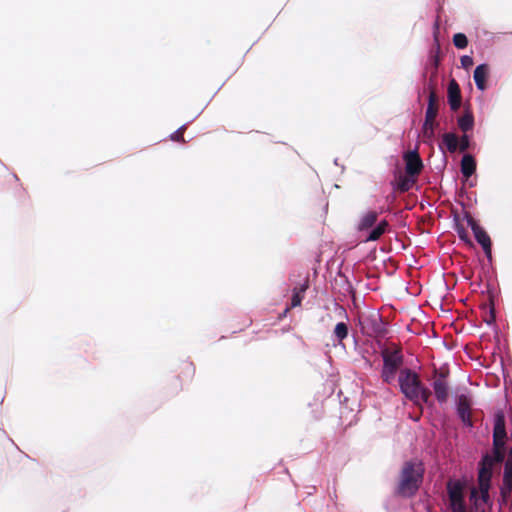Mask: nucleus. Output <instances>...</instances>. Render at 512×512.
<instances>
[{"label":"nucleus","instance_id":"obj_35","mask_svg":"<svg viewBox=\"0 0 512 512\" xmlns=\"http://www.w3.org/2000/svg\"><path fill=\"white\" fill-rule=\"evenodd\" d=\"M450 279L455 278V275L449 274Z\"/></svg>","mask_w":512,"mask_h":512},{"label":"nucleus","instance_id":"obj_8","mask_svg":"<svg viewBox=\"0 0 512 512\" xmlns=\"http://www.w3.org/2000/svg\"><path fill=\"white\" fill-rule=\"evenodd\" d=\"M472 398L468 394H459L456 396V411L464 426L473 427L472 421Z\"/></svg>","mask_w":512,"mask_h":512},{"label":"nucleus","instance_id":"obj_33","mask_svg":"<svg viewBox=\"0 0 512 512\" xmlns=\"http://www.w3.org/2000/svg\"><path fill=\"white\" fill-rule=\"evenodd\" d=\"M442 11H443V7L441 6V7H440V9H439V12H438V13H440V12H442ZM439 18H440V14H438V19H439Z\"/></svg>","mask_w":512,"mask_h":512},{"label":"nucleus","instance_id":"obj_32","mask_svg":"<svg viewBox=\"0 0 512 512\" xmlns=\"http://www.w3.org/2000/svg\"><path fill=\"white\" fill-rule=\"evenodd\" d=\"M434 39L437 46V52L439 51V40H438V26H436V31L434 32Z\"/></svg>","mask_w":512,"mask_h":512},{"label":"nucleus","instance_id":"obj_13","mask_svg":"<svg viewBox=\"0 0 512 512\" xmlns=\"http://www.w3.org/2000/svg\"><path fill=\"white\" fill-rule=\"evenodd\" d=\"M470 147V139L469 136L464 133L460 138L455 134L450 132L449 136V149L450 153L455 152L456 150L460 152H465Z\"/></svg>","mask_w":512,"mask_h":512},{"label":"nucleus","instance_id":"obj_4","mask_svg":"<svg viewBox=\"0 0 512 512\" xmlns=\"http://www.w3.org/2000/svg\"><path fill=\"white\" fill-rule=\"evenodd\" d=\"M383 369L381 372L382 380L390 384L403 363V356L399 350H384L382 352Z\"/></svg>","mask_w":512,"mask_h":512},{"label":"nucleus","instance_id":"obj_10","mask_svg":"<svg viewBox=\"0 0 512 512\" xmlns=\"http://www.w3.org/2000/svg\"><path fill=\"white\" fill-rule=\"evenodd\" d=\"M403 159L405 161V172L417 177L423 169V162L419 153L417 151H408L404 154Z\"/></svg>","mask_w":512,"mask_h":512},{"label":"nucleus","instance_id":"obj_20","mask_svg":"<svg viewBox=\"0 0 512 512\" xmlns=\"http://www.w3.org/2000/svg\"><path fill=\"white\" fill-rule=\"evenodd\" d=\"M458 126L464 133L472 130L474 126V117L472 112L466 108L464 114L458 119Z\"/></svg>","mask_w":512,"mask_h":512},{"label":"nucleus","instance_id":"obj_5","mask_svg":"<svg viewBox=\"0 0 512 512\" xmlns=\"http://www.w3.org/2000/svg\"><path fill=\"white\" fill-rule=\"evenodd\" d=\"M438 114V98L434 92L429 95L428 107L426 110L425 121L422 128L423 137L431 139L434 135V130L438 126L436 117Z\"/></svg>","mask_w":512,"mask_h":512},{"label":"nucleus","instance_id":"obj_9","mask_svg":"<svg viewBox=\"0 0 512 512\" xmlns=\"http://www.w3.org/2000/svg\"><path fill=\"white\" fill-rule=\"evenodd\" d=\"M463 484L459 481L452 483L450 481V510L452 512H462L465 507L463 501Z\"/></svg>","mask_w":512,"mask_h":512},{"label":"nucleus","instance_id":"obj_30","mask_svg":"<svg viewBox=\"0 0 512 512\" xmlns=\"http://www.w3.org/2000/svg\"><path fill=\"white\" fill-rule=\"evenodd\" d=\"M439 58L438 55L431 56L427 69L436 70L438 67Z\"/></svg>","mask_w":512,"mask_h":512},{"label":"nucleus","instance_id":"obj_17","mask_svg":"<svg viewBox=\"0 0 512 512\" xmlns=\"http://www.w3.org/2000/svg\"><path fill=\"white\" fill-rule=\"evenodd\" d=\"M460 170L462 175L468 179L476 171V160L471 154H464L461 163Z\"/></svg>","mask_w":512,"mask_h":512},{"label":"nucleus","instance_id":"obj_29","mask_svg":"<svg viewBox=\"0 0 512 512\" xmlns=\"http://www.w3.org/2000/svg\"><path fill=\"white\" fill-rule=\"evenodd\" d=\"M440 148L445 154L446 150H448V132L442 134Z\"/></svg>","mask_w":512,"mask_h":512},{"label":"nucleus","instance_id":"obj_16","mask_svg":"<svg viewBox=\"0 0 512 512\" xmlns=\"http://www.w3.org/2000/svg\"><path fill=\"white\" fill-rule=\"evenodd\" d=\"M489 67L487 64H480L474 70V81L476 87L483 91L486 89V79L488 77Z\"/></svg>","mask_w":512,"mask_h":512},{"label":"nucleus","instance_id":"obj_2","mask_svg":"<svg viewBox=\"0 0 512 512\" xmlns=\"http://www.w3.org/2000/svg\"><path fill=\"white\" fill-rule=\"evenodd\" d=\"M499 445L493 446L494 458L486 454L483 456L479 463L478 471V485L479 492L481 493V499L484 503L489 504L490 496L489 489L491 486L492 469L495 462H502L504 460V444L498 443Z\"/></svg>","mask_w":512,"mask_h":512},{"label":"nucleus","instance_id":"obj_19","mask_svg":"<svg viewBox=\"0 0 512 512\" xmlns=\"http://www.w3.org/2000/svg\"><path fill=\"white\" fill-rule=\"evenodd\" d=\"M309 287V282L306 280L300 287H295L293 289V294L291 298L290 307L286 308L284 314H286L290 308H295L301 305L302 300L304 298V294Z\"/></svg>","mask_w":512,"mask_h":512},{"label":"nucleus","instance_id":"obj_27","mask_svg":"<svg viewBox=\"0 0 512 512\" xmlns=\"http://www.w3.org/2000/svg\"><path fill=\"white\" fill-rule=\"evenodd\" d=\"M504 482L507 485H511L512 482V463L506 462L504 467Z\"/></svg>","mask_w":512,"mask_h":512},{"label":"nucleus","instance_id":"obj_31","mask_svg":"<svg viewBox=\"0 0 512 512\" xmlns=\"http://www.w3.org/2000/svg\"><path fill=\"white\" fill-rule=\"evenodd\" d=\"M461 106V101H452V105H450V110L456 111Z\"/></svg>","mask_w":512,"mask_h":512},{"label":"nucleus","instance_id":"obj_14","mask_svg":"<svg viewBox=\"0 0 512 512\" xmlns=\"http://www.w3.org/2000/svg\"><path fill=\"white\" fill-rule=\"evenodd\" d=\"M465 211L463 213V217L461 218L459 214H454V227L455 230L458 233V236L460 240H462L464 243L471 245V240L469 238L468 230H467V223L465 219Z\"/></svg>","mask_w":512,"mask_h":512},{"label":"nucleus","instance_id":"obj_28","mask_svg":"<svg viewBox=\"0 0 512 512\" xmlns=\"http://www.w3.org/2000/svg\"><path fill=\"white\" fill-rule=\"evenodd\" d=\"M473 64H474V62H473V58L471 56L464 55L461 57V65L463 68L469 69L470 67L473 66Z\"/></svg>","mask_w":512,"mask_h":512},{"label":"nucleus","instance_id":"obj_15","mask_svg":"<svg viewBox=\"0 0 512 512\" xmlns=\"http://www.w3.org/2000/svg\"><path fill=\"white\" fill-rule=\"evenodd\" d=\"M377 219L378 213L376 211H367L361 216L357 224V230L364 232L371 229L376 224Z\"/></svg>","mask_w":512,"mask_h":512},{"label":"nucleus","instance_id":"obj_6","mask_svg":"<svg viewBox=\"0 0 512 512\" xmlns=\"http://www.w3.org/2000/svg\"><path fill=\"white\" fill-rule=\"evenodd\" d=\"M465 219L467 226L471 227L475 239L482 246L485 256L491 258L492 242L490 236L480 225L477 224V222L473 219V217L470 214L465 213Z\"/></svg>","mask_w":512,"mask_h":512},{"label":"nucleus","instance_id":"obj_37","mask_svg":"<svg viewBox=\"0 0 512 512\" xmlns=\"http://www.w3.org/2000/svg\"><path fill=\"white\" fill-rule=\"evenodd\" d=\"M462 512H466V507H464V509L462 510Z\"/></svg>","mask_w":512,"mask_h":512},{"label":"nucleus","instance_id":"obj_36","mask_svg":"<svg viewBox=\"0 0 512 512\" xmlns=\"http://www.w3.org/2000/svg\"><path fill=\"white\" fill-rule=\"evenodd\" d=\"M449 211H450V215H451V214L453 213V211H452V208H451V207L449 208Z\"/></svg>","mask_w":512,"mask_h":512},{"label":"nucleus","instance_id":"obj_11","mask_svg":"<svg viewBox=\"0 0 512 512\" xmlns=\"http://www.w3.org/2000/svg\"><path fill=\"white\" fill-rule=\"evenodd\" d=\"M417 181V177L399 172L393 181L394 190L404 193L409 191Z\"/></svg>","mask_w":512,"mask_h":512},{"label":"nucleus","instance_id":"obj_12","mask_svg":"<svg viewBox=\"0 0 512 512\" xmlns=\"http://www.w3.org/2000/svg\"><path fill=\"white\" fill-rule=\"evenodd\" d=\"M506 429H505V417L502 413H498L495 416L494 430H493V446L499 445L498 443L505 444Z\"/></svg>","mask_w":512,"mask_h":512},{"label":"nucleus","instance_id":"obj_3","mask_svg":"<svg viewBox=\"0 0 512 512\" xmlns=\"http://www.w3.org/2000/svg\"><path fill=\"white\" fill-rule=\"evenodd\" d=\"M399 386L401 392L411 401L428 403L431 392L425 388L416 372L403 369L399 374Z\"/></svg>","mask_w":512,"mask_h":512},{"label":"nucleus","instance_id":"obj_34","mask_svg":"<svg viewBox=\"0 0 512 512\" xmlns=\"http://www.w3.org/2000/svg\"><path fill=\"white\" fill-rule=\"evenodd\" d=\"M450 279L455 278V275L449 274Z\"/></svg>","mask_w":512,"mask_h":512},{"label":"nucleus","instance_id":"obj_21","mask_svg":"<svg viewBox=\"0 0 512 512\" xmlns=\"http://www.w3.org/2000/svg\"><path fill=\"white\" fill-rule=\"evenodd\" d=\"M195 375V366L192 362H184L181 366L179 378L182 381H191Z\"/></svg>","mask_w":512,"mask_h":512},{"label":"nucleus","instance_id":"obj_22","mask_svg":"<svg viewBox=\"0 0 512 512\" xmlns=\"http://www.w3.org/2000/svg\"><path fill=\"white\" fill-rule=\"evenodd\" d=\"M334 336L341 343L348 336V326L344 322H339L334 328Z\"/></svg>","mask_w":512,"mask_h":512},{"label":"nucleus","instance_id":"obj_26","mask_svg":"<svg viewBox=\"0 0 512 512\" xmlns=\"http://www.w3.org/2000/svg\"><path fill=\"white\" fill-rule=\"evenodd\" d=\"M186 130V126H181L178 130H176L174 133L171 134V140L176 142L185 143L186 140L184 139V132Z\"/></svg>","mask_w":512,"mask_h":512},{"label":"nucleus","instance_id":"obj_18","mask_svg":"<svg viewBox=\"0 0 512 512\" xmlns=\"http://www.w3.org/2000/svg\"><path fill=\"white\" fill-rule=\"evenodd\" d=\"M389 227V223L386 220H381L374 228H371V231L363 241L371 242L379 240L389 230Z\"/></svg>","mask_w":512,"mask_h":512},{"label":"nucleus","instance_id":"obj_1","mask_svg":"<svg viewBox=\"0 0 512 512\" xmlns=\"http://www.w3.org/2000/svg\"><path fill=\"white\" fill-rule=\"evenodd\" d=\"M424 472L425 468L420 460L406 461L401 468L395 493L404 498L413 497L423 482Z\"/></svg>","mask_w":512,"mask_h":512},{"label":"nucleus","instance_id":"obj_24","mask_svg":"<svg viewBox=\"0 0 512 512\" xmlns=\"http://www.w3.org/2000/svg\"><path fill=\"white\" fill-rule=\"evenodd\" d=\"M470 500L474 502L475 512H485L484 508L481 507L485 503L482 501L481 495H478V490L475 487L471 489Z\"/></svg>","mask_w":512,"mask_h":512},{"label":"nucleus","instance_id":"obj_23","mask_svg":"<svg viewBox=\"0 0 512 512\" xmlns=\"http://www.w3.org/2000/svg\"><path fill=\"white\" fill-rule=\"evenodd\" d=\"M461 100V92L458 83L454 79H450V105H452V101Z\"/></svg>","mask_w":512,"mask_h":512},{"label":"nucleus","instance_id":"obj_25","mask_svg":"<svg viewBox=\"0 0 512 512\" xmlns=\"http://www.w3.org/2000/svg\"><path fill=\"white\" fill-rule=\"evenodd\" d=\"M453 44L458 49H464L468 45V39L467 36L463 33H456L453 36Z\"/></svg>","mask_w":512,"mask_h":512},{"label":"nucleus","instance_id":"obj_7","mask_svg":"<svg viewBox=\"0 0 512 512\" xmlns=\"http://www.w3.org/2000/svg\"><path fill=\"white\" fill-rule=\"evenodd\" d=\"M447 375H448V369L446 367L434 369L432 385L434 388L435 396L440 403L446 402L447 397H448Z\"/></svg>","mask_w":512,"mask_h":512}]
</instances>
